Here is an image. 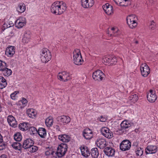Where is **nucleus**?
Returning <instances> with one entry per match:
<instances>
[{
	"mask_svg": "<svg viewBox=\"0 0 158 158\" xmlns=\"http://www.w3.org/2000/svg\"><path fill=\"white\" fill-rule=\"evenodd\" d=\"M81 6L84 8H89L92 7L94 4V0H81Z\"/></svg>",
	"mask_w": 158,
	"mask_h": 158,
	"instance_id": "f8f14e48",
	"label": "nucleus"
},
{
	"mask_svg": "<svg viewBox=\"0 0 158 158\" xmlns=\"http://www.w3.org/2000/svg\"><path fill=\"white\" fill-rule=\"evenodd\" d=\"M33 144V141L31 139H28L23 141L22 147L25 149H27L29 148Z\"/></svg>",
	"mask_w": 158,
	"mask_h": 158,
	"instance_id": "6ab92c4d",
	"label": "nucleus"
},
{
	"mask_svg": "<svg viewBox=\"0 0 158 158\" xmlns=\"http://www.w3.org/2000/svg\"><path fill=\"white\" fill-rule=\"evenodd\" d=\"M54 153L52 148H48L46 149V150L45 152L46 155L48 156L50 155H53Z\"/></svg>",
	"mask_w": 158,
	"mask_h": 158,
	"instance_id": "37998d69",
	"label": "nucleus"
},
{
	"mask_svg": "<svg viewBox=\"0 0 158 158\" xmlns=\"http://www.w3.org/2000/svg\"><path fill=\"white\" fill-rule=\"evenodd\" d=\"M29 149L28 150L31 152H36L38 150V147L33 145L31 146Z\"/></svg>",
	"mask_w": 158,
	"mask_h": 158,
	"instance_id": "49530a36",
	"label": "nucleus"
},
{
	"mask_svg": "<svg viewBox=\"0 0 158 158\" xmlns=\"http://www.w3.org/2000/svg\"><path fill=\"white\" fill-rule=\"evenodd\" d=\"M83 137L86 139H89L93 137V133L92 131L88 128L85 129L83 132Z\"/></svg>",
	"mask_w": 158,
	"mask_h": 158,
	"instance_id": "f3484780",
	"label": "nucleus"
},
{
	"mask_svg": "<svg viewBox=\"0 0 158 158\" xmlns=\"http://www.w3.org/2000/svg\"><path fill=\"white\" fill-rule=\"evenodd\" d=\"M135 43L136 44H137L138 43V41H136L135 42Z\"/></svg>",
	"mask_w": 158,
	"mask_h": 158,
	"instance_id": "13d9d810",
	"label": "nucleus"
},
{
	"mask_svg": "<svg viewBox=\"0 0 158 158\" xmlns=\"http://www.w3.org/2000/svg\"><path fill=\"white\" fill-rule=\"evenodd\" d=\"M27 114L29 117L32 118H35L37 114L32 109H28L27 110Z\"/></svg>",
	"mask_w": 158,
	"mask_h": 158,
	"instance_id": "c85d7f7f",
	"label": "nucleus"
},
{
	"mask_svg": "<svg viewBox=\"0 0 158 158\" xmlns=\"http://www.w3.org/2000/svg\"><path fill=\"white\" fill-rule=\"evenodd\" d=\"M157 96L155 94V92L152 90L147 95V98L148 101L151 103L154 102L157 99Z\"/></svg>",
	"mask_w": 158,
	"mask_h": 158,
	"instance_id": "dca6fc26",
	"label": "nucleus"
},
{
	"mask_svg": "<svg viewBox=\"0 0 158 158\" xmlns=\"http://www.w3.org/2000/svg\"><path fill=\"white\" fill-rule=\"evenodd\" d=\"M58 139L60 140L63 142H68L70 140V137L65 134L59 135Z\"/></svg>",
	"mask_w": 158,
	"mask_h": 158,
	"instance_id": "393cba45",
	"label": "nucleus"
},
{
	"mask_svg": "<svg viewBox=\"0 0 158 158\" xmlns=\"http://www.w3.org/2000/svg\"><path fill=\"white\" fill-rule=\"evenodd\" d=\"M67 144L61 143L58 147L57 151L55 153L58 157H61L65 155L67 152Z\"/></svg>",
	"mask_w": 158,
	"mask_h": 158,
	"instance_id": "20e7f679",
	"label": "nucleus"
},
{
	"mask_svg": "<svg viewBox=\"0 0 158 158\" xmlns=\"http://www.w3.org/2000/svg\"><path fill=\"white\" fill-rule=\"evenodd\" d=\"M107 119L106 117H103L102 116H100V117H99L98 118V120L102 122H105L106 120Z\"/></svg>",
	"mask_w": 158,
	"mask_h": 158,
	"instance_id": "8fccbe9b",
	"label": "nucleus"
},
{
	"mask_svg": "<svg viewBox=\"0 0 158 158\" xmlns=\"http://www.w3.org/2000/svg\"><path fill=\"white\" fill-rule=\"evenodd\" d=\"M7 67V65L6 63L0 60V71H2L3 69Z\"/></svg>",
	"mask_w": 158,
	"mask_h": 158,
	"instance_id": "c03bdc74",
	"label": "nucleus"
},
{
	"mask_svg": "<svg viewBox=\"0 0 158 158\" xmlns=\"http://www.w3.org/2000/svg\"><path fill=\"white\" fill-rule=\"evenodd\" d=\"M3 74L5 76H9L11 75L12 73V71L11 69L7 68V67H6L5 68L3 69L2 71Z\"/></svg>",
	"mask_w": 158,
	"mask_h": 158,
	"instance_id": "f704fd0d",
	"label": "nucleus"
},
{
	"mask_svg": "<svg viewBox=\"0 0 158 158\" xmlns=\"http://www.w3.org/2000/svg\"><path fill=\"white\" fill-rule=\"evenodd\" d=\"M102 61L105 64L110 65L115 64L117 62V59L114 56L108 55L103 58Z\"/></svg>",
	"mask_w": 158,
	"mask_h": 158,
	"instance_id": "423d86ee",
	"label": "nucleus"
},
{
	"mask_svg": "<svg viewBox=\"0 0 158 158\" xmlns=\"http://www.w3.org/2000/svg\"><path fill=\"white\" fill-rule=\"evenodd\" d=\"M56 127H59V126L58 125H56Z\"/></svg>",
	"mask_w": 158,
	"mask_h": 158,
	"instance_id": "bf43d9fd",
	"label": "nucleus"
},
{
	"mask_svg": "<svg viewBox=\"0 0 158 158\" xmlns=\"http://www.w3.org/2000/svg\"><path fill=\"white\" fill-rule=\"evenodd\" d=\"M157 148L156 146L149 145L147 146L145 149V152L147 154H148L155 153L157 151Z\"/></svg>",
	"mask_w": 158,
	"mask_h": 158,
	"instance_id": "aec40b11",
	"label": "nucleus"
},
{
	"mask_svg": "<svg viewBox=\"0 0 158 158\" xmlns=\"http://www.w3.org/2000/svg\"><path fill=\"white\" fill-rule=\"evenodd\" d=\"M23 104H26L27 102V100L24 98H23L21 100Z\"/></svg>",
	"mask_w": 158,
	"mask_h": 158,
	"instance_id": "603ef678",
	"label": "nucleus"
},
{
	"mask_svg": "<svg viewBox=\"0 0 158 158\" xmlns=\"http://www.w3.org/2000/svg\"><path fill=\"white\" fill-rule=\"evenodd\" d=\"M140 70L142 75L144 77H147L150 72L149 67L146 64H143L141 65Z\"/></svg>",
	"mask_w": 158,
	"mask_h": 158,
	"instance_id": "6e6552de",
	"label": "nucleus"
},
{
	"mask_svg": "<svg viewBox=\"0 0 158 158\" xmlns=\"http://www.w3.org/2000/svg\"><path fill=\"white\" fill-rule=\"evenodd\" d=\"M29 130L30 132V134H34L37 133V129L36 128L34 127H32L30 128H29Z\"/></svg>",
	"mask_w": 158,
	"mask_h": 158,
	"instance_id": "de8ad7c7",
	"label": "nucleus"
},
{
	"mask_svg": "<svg viewBox=\"0 0 158 158\" xmlns=\"http://www.w3.org/2000/svg\"><path fill=\"white\" fill-rule=\"evenodd\" d=\"M105 75L101 70H98L93 73V77L95 81H101L104 78Z\"/></svg>",
	"mask_w": 158,
	"mask_h": 158,
	"instance_id": "0eeeda50",
	"label": "nucleus"
},
{
	"mask_svg": "<svg viewBox=\"0 0 158 158\" xmlns=\"http://www.w3.org/2000/svg\"><path fill=\"white\" fill-rule=\"evenodd\" d=\"M129 27L131 29L135 27L137 25V23L136 21L130 22H127Z\"/></svg>",
	"mask_w": 158,
	"mask_h": 158,
	"instance_id": "a19ab883",
	"label": "nucleus"
},
{
	"mask_svg": "<svg viewBox=\"0 0 158 158\" xmlns=\"http://www.w3.org/2000/svg\"><path fill=\"white\" fill-rule=\"evenodd\" d=\"M6 155H2L1 156V157L2 158H4V157H6Z\"/></svg>",
	"mask_w": 158,
	"mask_h": 158,
	"instance_id": "5fc2aeb1",
	"label": "nucleus"
},
{
	"mask_svg": "<svg viewBox=\"0 0 158 158\" xmlns=\"http://www.w3.org/2000/svg\"><path fill=\"white\" fill-rule=\"evenodd\" d=\"M90 153L92 157L97 158L99 154L98 149L96 148H93L91 150Z\"/></svg>",
	"mask_w": 158,
	"mask_h": 158,
	"instance_id": "2f4dec72",
	"label": "nucleus"
},
{
	"mask_svg": "<svg viewBox=\"0 0 158 158\" xmlns=\"http://www.w3.org/2000/svg\"><path fill=\"white\" fill-rule=\"evenodd\" d=\"M131 126V124L129 122L127 121L124 120L120 124V126L121 128V130H123L124 129H126Z\"/></svg>",
	"mask_w": 158,
	"mask_h": 158,
	"instance_id": "c756f323",
	"label": "nucleus"
},
{
	"mask_svg": "<svg viewBox=\"0 0 158 158\" xmlns=\"http://www.w3.org/2000/svg\"><path fill=\"white\" fill-rule=\"evenodd\" d=\"M66 4L63 2L56 1L53 3L51 7V12L56 15H61L66 9Z\"/></svg>",
	"mask_w": 158,
	"mask_h": 158,
	"instance_id": "f257e3e1",
	"label": "nucleus"
},
{
	"mask_svg": "<svg viewBox=\"0 0 158 158\" xmlns=\"http://www.w3.org/2000/svg\"><path fill=\"white\" fill-rule=\"evenodd\" d=\"M138 99V96L136 94H133L130 95L129 98V100L130 102L132 103H134Z\"/></svg>",
	"mask_w": 158,
	"mask_h": 158,
	"instance_id": "7c9ffc66",
	"label": "nucleus"
},
{
	"mask_svg": "<svg viewBox=\"0 0 158 158\" xmlns=\"http://www.w3.org/2000/svg\"><path fill=\"white\" fill-rule=\"evenodd\" d=\"M17 94L16 92L11 94L10 95V97L13 100H15L16 99V95Z\"/></svg>",
	"mask_w": 158,
	"mask_h": 158,
	"instance_id": "3c124183",
	"label": "nucleus"
},
{
	"mask_svg": "<svg viewBox=\"0 0 158 158\" xmlns=\"http://www.w3.org/2000/svg\"><path fill=\"white\" fill-rule=\"evenodd\" d=\"M156 26V23L153 21H152L149 26V28L151 30H154Z\"/></svg>",
	"mask_w": 158,
	"mask_h": 158,
	"instance_id": "09e8293b",
	"label": "nucleus"
},
{
	"mask_svg": "<svg viewBox=\"0 0 158 158\" xmlns=\"http://www.w3.org/2000/svg\"><path fill=\"white\" fill-rule=\"evenodd\" d=\"M131 146V143L128 140H124L120 143V148L123 151L129 150Z\"/></svg>",
	"mask_w": 158,
	"mask_h": 158,
	"instance_id": "9d476101",
	"label": "nucleus"
},
{
	"mask_svg": "<svg viewBox=\"0 0 158 158\" xmlns=\"http://www.w3.org/2000/svg\"><path fill=\"white\" fill-rule=\"evenodd\" d=\"M143 150L140 147H137L135 150V153L137 156H141L143 154Z\"/></svg>",
	"mask_w": 158,
	"mask_h": 158,
	"instance_id": "58836bf2",
	"label": "nucleus"
},
{
	"mask_svg": "<svg viewBox=\"0 0 158 158\" xmlns=\"http://www.w3.org/2000/svg\"><path fill=\"white\" fill-rule=\"evenodd\" d=\"M104 152L105 154L107 156H112L114 155L115 151L114 148L108 147L104 148Z\"/></svg>",
	"mask_w": 158,
	"mask_h": 158,
	"instance_id": "4be33fe9",
	"label": "nucleus"
},
{
	"mask_svg": "<svg viewBox=\"0 0 158 158\" xmlns=\"http://www.w3.org/2000/svg\"><path fill=\"white\" fill-rule=\"evenodd\" d=\"M16 10L19 13H22L23 12L26 10L25 5L23 3L19 4L16 7Z\"/></svg>",
	"mask_w": 158,
	"mask_h": 158,
	"instance_id": "a878e982",
	"label": "nucleus"
},
{
	"mask_svg": "<svg viewBox=\"0 0 158 158\" xmlns=\"http://www.w3.org/2000/svg\"><path fill=\"white\" fill-rule=\"evenodd\" d=\"M3 139L2 135L0 134V151L4 149L6 147V144L4 143H2Z\"/></svg>",
	"mask_w": 158,
	"mask_h": 158,
	"instance_id": "4c0bfd02",
	"label": "nucleus"
},
{
	"mask_svg": "<svg viewBox=\"0 0 158 158\" xmlns=\"http://www.w3.org/2000/svg\"><path fill=\"white\" fill-rule=\"evenodd\" d=\"M6 79L2 76H0V89H3L7 85Z\"/></svg>",
	"mask_w": 158,
	"mask_h": 158,
	"instance_id": "473e14b6",
	"label": "nucleus"
},
{
	"mask_svg": "<svg viewBox=\"0 0 158 158\" xmlns=\"http://www.w3.org/2000/svg\"><path fill=\"white\" fill-rule=\"evenodd\" d=\"M2 106H1V104H0V112H1L2 110Z\"/></svg>",
	"mask_w": 158,
	"mask_h": 158,
	"instance_id": "6e6d98bb",
	"label": "nucleus"
},
{
	"mask_svg": "<svg viewBox=\"0 0 158 158\" xmlns=\"http://www.w3.org/2000/svg\"><path fill=\"white\" fill-rule=\"evenodd\" d=\"M12 147L16 150H20L22 148V144L18 142L13 143L11 145Z\"/></svg>",
	"mask_w": 158,
	"mask_h": 158,
	"instance_id": "e433bc0d",
	"label": "nucleus"
},
{
	"mask_svg": "<svg viewBox=\"0 0 158 158\" xmlns=\"http://www.w3.org/2000/svg\"><path fill=\"white\" fill-rule=\"evenodd\" d=\"M37 132L40 136L42 138H44L46 136V130L43 128H40Z\"/></svg>",
	"mask_w": 158,
	"mask_h": 158,
	"instance_id": "bb28decb",
	"label": "nucleus"
},
{
	"mask_svg": "<svg viewBox=\"0 0 158 158\" xmlns=\"http://www.w3.org/2000/svg\"><path fill=\"white\" fill-rule=\"evenodd\" d=\"M26 19L24 17H20L15 22V26L18 28L22 27L26 24Z\"/></svg>",
	"mask_w": 158,
	"mask_h": 158,
	"instance_id": "2eb2a0df",
	"label": "nucleus"
},
{
	"mask_svg": "<svg viewBox=\"0 0 158 158\" xmlns=\"http://www.w3.org/2000/svg\"><path fill=\"white\" fill-rule=\"evenodd\" d=\"M57 77L59 80L64 82L67 81L72 78L71 75L65 71L59 73Z\"/></svg>",
	"mask_w": 158,
	"mask_h": 158,
	"instance_id": "39448f33",
	"label": "nucleus"
},
{
	"mask_svg": "<svg viewBox=\"0 0 158 158\" xmlns=\"http://www.w3.org/2000/svg\"><path fill=\"white\" fill-rule=\"evenodd\" d=\"M73 61L74 63L77 65H80L83 62L82 59L80 49H75L73 52Z\"/></svg>",
	"mask_w": 158,
	"mask_h": 158,
	"instance_id": "f03ea898",
	"label": "nucleus"
},
{
	"mask_svg": "<svg viewBox=\"0 0 158 158\" xmlns=\"http://www.w3.org/2000/svg\"><path fill=\"white\" fill-rule=\"evenodd\" d=\"M116 39H117V41H118V38H116Z\"/></svg>",
	"mask_w": 158,
	"mask_h": 158,
	"instance_id": "052dcab7",
	"label": "nucleus"
},
{
	"mask_svg": "<svg viewBox=\"0 0 158 158\" xmlns=\"http://www.w3.org/2000/svg\"><path fill=\"white\" fill-rule=\"evenodd\" d=\"M96 144L98 148L103 149L107 146V142L103 138H98L96 140Z\"/></svg>",
	"mask_w": 158,
	"mask_h": 158,
	"instance_id": "ddd939ff",
	"label": "nucleus"
},
{
	"mask_svg": "<svg viewBox=\"0 0 158 158\" xmlns=\"http://www.w3.org/2000/svg\"><path fill=\"white\" fill-rule=\"evenodd\" d=\"M111 30L112 33H111L110 35V36L113 35L114 36H115L118 35V30L117 28L113 27L111 29Z\"/></svg>",
	"mask_w": 158,
	"mask_h": 158,
	"instance_id": "a18cd8bd",
	"label": "nucleus"
},
{
	"mask_svg": "<svg viewBox=\"0 0 158 158\" xmlns=\"http://www.w3.org/2000/svg\"><path fill=\"white\" fill-rule=\"evenodd\" d=\"M31 37L30 32L29 31L26 32L22 39V42L24 44L28 43L30 41Z\"/></svg>",
	"mask_w": 158,
	"mask_h": 158,
	"instance_id": "b1692460",
	"label": "nucleus"
},
{
	"mask_svg": "<svg viewBox=\"0 0 158 158\" xmlns=\"http://www.w3.org/2000/svg\"><path fill=\"white\" fill-rule=\"evenodd\" d=\"M7 121L10 125L13 127H15L17 126V123L15 118L12 115L8 116Z\"/></svg>",
	"mask_w": 158,
	"mask_h": 158,
	"instance_id": "412c9836",
	"label": "nucleus"
},
{
	"mask_svg": "<svg viewBox=\"0 0 158 158\" xmlns=\"http://www.w3.org/2000/svg\"><path fill=\"white\" fill-rule=\"evenodd\" d=\"M57 120L60 123L66 125L70 122L71 118L68 116L63 115L58 116Z\"/></svg>",
	"mask_w": 158,
	"mask_h": 158,
	"instance_id": "1a4fd4ad",
	"label": "nucleus"
},
{
	"mask_svg": "<svg viewBox=\"0 0 158 158\" xmlns=\"http://www.w3.org/2000/svg\"><path fill=\"white\" fill-rule=\"evenodd\" d=\"M138 142L137 141H136L135 142H134L133 143V144H132V146L137 147H137H138Z\"/></svg>",
	"mask_w": 158,
	"mask_h": 158,
	"instance_id": "864d4df0",
	"label": "nucleus"
},
{
	"mask_svg": "<svg viewBox=\"0 0 158 158\" xmlns=\"http://www.w3.org/2000/svg\"><path fill=\"white\" fill-rule=\"evenodd\" d=\"M137 18L135 15H129L127 17V22H134V21H136Z\"/></svg>",
	"mask_w": 158,
	"mask_h": 158,
	"instance_id": "c9c22d12",
	"label": "nucleus"
},
{
	"mask_svg": "<svg viewBox=\"0 0 158 158\" xmlns=\"http://www.w3.org/2000/svg\"><path fill=\"white\" fill-rule=\"evenodd\" d=\"M117 4L120 6H126L127 5L128 0H113Z\"/></svg>",
	"mask_w": 158,
	"mask_h": 158,
	"instance_id": "cd10ccee",
	"label": "nucleus"
},
{
	"mask_svg": "<svg viewBox=\"0 0 158 158\" xmlns=\"http://www.w3.org/2000/svg\"><path fill=\"white\" fill-rule=\"evenodd\" d=\"M101 132L102 135L107 138L110 139L113 137L112 132L107 127H102L101 129Z\"/></svg>",
	"mask_w": 158,
	"mask_h": 158,
	"instance_id": "9b49d317",
	"label": "nucleus"
},
{
	"mask_svg": "<svg viewBox=\"0 0 158 158\" xmlns=\"http://www.w3.org/2000/svg\"><path fill=\"white\" fill-rule=\"evenodd\" d=\"M80 150L82 155L84 156L87 157L90 155L89 151L88 148L85 146H81Z\"/></svg>",
	"mask_w": 158,
	"mask_h": 158,
	"instance_id": "5701e85b",
	"label": "nucleus"
},
{
	"mask_svg": "<svg viewBox=\"0 0 158 158\" xmlns=\"http://www.w3.org/2000/svg\"><path fill=\"white\" fill-rule=\"evenodd\" d=\"M53 120L52 117H48L45 120V124L47 127L51 126L53 124Z\"/></svg>",
	"mask_w": 158,
	"mask_h": 158,
	"instance_id": "ea45409f",
	"label": "nucleus"
},
{
	"mask_svg": "<svg viewBox=\"0 0 158 158\" xmlns=\"http://www.w3.org/2000/svg\"><path fill=\"white\" fill-rule=\"evenodd\" d=\"M15 47L9 45L6 48L5 54L9 57H12L15 54Z\"/></svg>",
	"mask_w": 158,
	"mask_h": 158,
	"instance_id": "4468645a",
	"label": "nucleus"
},
{
	"mask_svg": "<svg viewBox=\"0 0 158 158\" xmlns=\"http://www.w3.org/2000/svg\"><path fill=\"white\" fill-rule=\"evenodd\" d=\"M102 8L106 12L108 15H110L113 13V7L109 3H107L103 5Z\"/></svg>",
	"mask_w": 158,
	"mask_h": 158,
	"instance_id": "a211bd4d",
	"label": "nucleus"
},
{
	"mask_svg": "<svg viewBox=\"0 0 158 158\" xmlns=\"http://www.w3.org/2000/svg\"><path fill=\"white\" fill-rule=\"evenodd\" d=\"M28 124L26 123H20L19 125V128L22 131H26L29 129Z\"/></svg>",
	"mask_w": 158,
	"mask_h": 158,
	"instance_id": "72a5a7b5",
	"label": "nucleus"
},
{
	"mask_svg": "<svg viewBox=\"0 0 158 158\" xmlns=\"http://www.w3.org/2000/svg\"><path fill=\"white\" fill-rule=\"evenodd\" d=\"M40 55L41 60L43 63H46L49 61L52 57L50 51L46 48H43L42 50Z\"/></svg>",
	"mask_w": 158,
	"mask_h": 158,
	"instance_id": "7ed1b4c3",
	"label": "nucleus"
},
{
	"mask_svg": "<svg viewBox=\"0 0 158 158\" xmlns=\"http://www.w3.org/2000/svg\"><path fill=\"white\" fill-rule=\"evenodd\" d=\"M135 132H138V131H138V129H135Z\"/></svg>",
	"mask_w": 158,
	"mask_h": 158,
	"instance_id": "4d7b16f0",
	"label": "nucleus"
},
{
	"mask_svg": "<svg viewBox=\"0 0 158 158\" xmlns=\"http://www.w3.org/2000/svg\"><path fill=\"white\" fill-rule=\"evenodd\" d=\"M14 139L17 141H20L22 139V136L20 133L17 132L14 135Z\"/></svg>",
	"mask_w": 158,
	"mask_h": 158,
	"instance_id": "79ce46f5",
	"label": "nucleus"
}]
</instances>
